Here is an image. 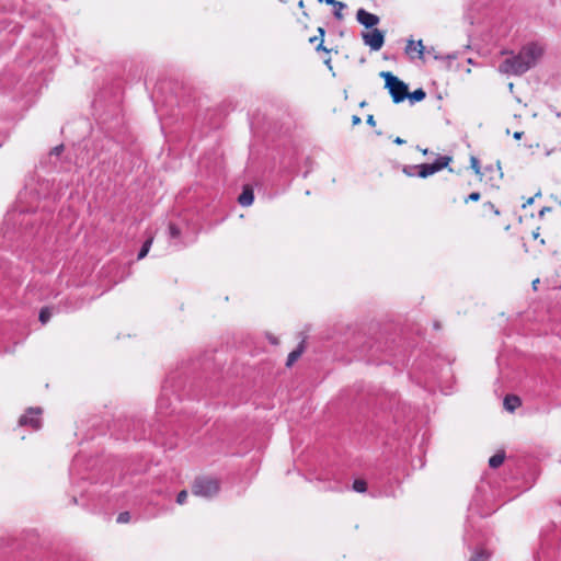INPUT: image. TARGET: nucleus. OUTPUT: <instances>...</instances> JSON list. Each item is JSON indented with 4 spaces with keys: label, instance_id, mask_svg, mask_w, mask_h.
Masks as SVG:
<instances>
[{
    "label": "nucleus",
    "instance_id": "nucleus-50",
    "mask_svg": "<svg viewBox=\"0 0 561 561\" xmlns=\"http://www.w3.org/2000/svg\"><path fill=\"white\" fill-rule=\"evenodd\" d=\"M535 199L541 196V191L539 190L535 195Z\"/></svg>",
    "mask_w": 561,
    "mask_h": 561
},
{
    "label": "nucleus",
    "instance_id": "nucleus-4",
    "mask_svg": "<svg viewBox=\"0 0 561 561\" xmlns=\"http://www.w3.org/2000/svg\"><path fill=\"white\" fill-rule=\"evenodd\" d=\"M543 55V48L535 43L524 45L520 50L510 58L504 59L499 69L503 73L522 76L535 67Z\"/></svg>",
    "mask_w": 561,
    "mask_h": 561
},
{
    "label": "nucleus",
    "instance_id": "nucleus-46",
    "mask_svg": "<svg viewBox=\"0 0 561 561\" xmlns=\"http://www.w3.org/2000/svg\"><path fill=\"white\" fill-rule=\"evenodd\" d=\"M101 103V99L96 98L93 102V105L96 107Z\"/></svg>",
    "mask_w": 561,
    "mask_h": 561
},
{
    "label": "nucleus",
    "instance_id": "nucleus-3",
    "mask_svg": "<svg viewBox=\"0 0 561 561\" xmlns=\"http://www.w3.org/2000/svg\"><path fill=\"white\" fill-rule=\"evenodd\" d=\"M112 484L107 482L89 483V489H80V496L75 494L71 496L72 504H80L85 507L90 513L111 516L110 511L115 507L116 501L108 495V491Z\"/></svg>",
    "mask_w": 561,
    "mask_h": 561
},
{
    "label": "nucleus",
    "instance_id": "nucleus-18",
    "mask_svg": "<svg viewBox=\"0 0 561 561\" xmlns=\"http://www.w3.org/2000/svg\"><path fill=\"white\" fill-rule=\"evenodd\" d=\"M504 409L508 412H514L518 407L522 405V400L516 394H506L503 400Z\"/></svg>",
    "mask_w": 561,
    "mask_h": 561
},
{
    "label": "nucleus",
    "instance_id": "nucleus-30",
    "mask_svg": "<svg viewBox=\"0 0 561 561\" xmlns=\"http://www.w3.org/2000/svg\"><path fill=\"white\" fill-rule=\"evenodd\" d=\"M130 518H131L130 513L125 511V512H122L118 514L116 522L118 524H125V523H128L130 520Z\"/></svg>",
    "mask_w": 561,
    "mask_h": 561
},
{
    "label": "nucleus",
    "instance_id": "nucleus-51",
    "mask_svg": "<svg viewBox=\"0 0 561 561\" xmlns=\"http://www.w3.org/2000/svg\"><path fill=\"white\" fill-rule=\"evenodd\" d=\"M422 151L423 154H427L428 153V149L425 148V149H420Z\"/></svg>",
    "mask_w": 561,
    "mask_h": 561
},
{
    "label": "nucleus",
    "instance_id": "nucleus-54",
    "mask_svg": "<svg viewBox=\"0 0 561 561\" xmlns=\"http://www.w3.org/2000/svg\"><path fill=\"white\" fill-rule=\"evenodd\" d=\"M486 170H488V171H492V165L486 167Z\"/></svg>",
    "mask_w": 561,
    "mask_h": 561
},
{
    "label": "nucleus",
    "instance_id": "nucleus-34",
    "mask_svg": "<svg viewBox=\"0 0 561 561\" xmlns=\"http://www.w3.org/2000/svg\"><path fill=\"white\" fill-rule=\"evenodd\" d=\"M483 207L490 211H492L494 215H500L499 209L495 207V205L492 202H484Z\"/></svg>",
    "mask_w": 561,
    "mask_h": 561
},
{
    "label": "nucleus",
    "instance_id": "nucleus-26",
    "mask_svg": "<svg viewBox=\"0 0 561 561\" xmlns=\"http://www.w3.org/2000/svg\"><path fill=\"white\" fill-rule=\"evenodd\" d=\"M168 233H169L170 239L175 240V239L180 238L181 229L176 224L171 221V222H169V226H168Z\"/></svg>",
    "mask_w": 561,
    "mask_h": 561
},
{
    "label": "nucleus",
    "instance_id": "nucleus-36",
    "mask_svg": "<svg viewBox=\"0 0 561 561\" xmlns=\"http://www.w3.org/2000/svg\"><path fill=\"white\" fill-rule=\"evenodd\" d=\"M64 151V145H57L50 150V154L53 156H59Z\"/></svg>",
    "mask_w": 561,
    "mask_h": 561
},
{
    "label": "nucleus",
    "instance_id": "nucleus-2",
    "mask_svg": "<svg viewBox=\"0 0 561 561\" xmlns=\"http://www.w3.org/2000/svg\"><path fill=\"white\" fill-rule=\"evenodd\" d=\"M221 378L222 373L215 364L214 353L205 352L191 360L186 369L171 371L167 376L157 400L158 413L179 412L178 404L185 399L199 401L203 398L221 394Z\"/></svg>",
    "mask_w": 561,
    "mask_h": 561
},
{
    "label": "nucleus",
    "instance_id": "nucleus-12",
    "mask_svg": "<svg viewBox=\"0 0 561 561\" xmlns=\"http://www.w3.org/2000/svg\"><path fill=\"white\" fill-rule=\"evenodd\" d=\"M386 33L379 28H373L368 32L362 33L363 42L373 51H378L385 44Z\"/></svg>",
    "mask_w": 561,
    "mask_h": 561
},
{
    "label": "nucleus",
    "instance_id": "nucleus-7",
    "mask_svg": "<svg viewBox=\"0 0 561 561\" xmlns=\"http://www.w3.org/2000/svg\"><path fill=\"white\" fill-rule=\"evenodd\" d=\"M28 50L33 49L34 54L28 58V62H33L36 60H45L53 58L56 50V43L54 34L50 30H45L42 32L39 36H34L31 46L27 47Z\"/></svg>",
    "mask_w": 561,
    "mask_h": 561
},
{
    "label": "nucleus",
    "instance_id": "nucleus-8",
    "mask_svg": "<svg viewBox=\"0 0 561 561\" xmlns=\"http://www.w3.org/2000/svg\"><path fill=\"white\" fill-rule=\"evenodd\" d=\"M379 76L385 80V89L388 90L394 104L402 103L409 98V85L403 80L391 71H381Z\"/></svg>",
    "mask_w": 561,
    "mask_h": 561
},
{
    "label": "nucleus",
    "instance_id": "nucleus-29",
    "mask_svg": "<svg viewBox=\"0 0 561 561\" xmlns=\"http://www.w3.org/2000/svg\"><path fill=\"white\" fill-rule=\"evenodd\" d=\"M318 34H320V43L318 44V46L316 47V50L317 51H325V53H329V50L324 47L323 43H324V35H325V30L323 27H318Z\"/></svg>",
    "mask_w": 561,
    "mask_h": 561
},
{
    "label": "nucleus",
    "instance_id": "nucleus-21",
    "mask_svg": "<svg viewBox=\"0 0 561 561\" xmlns=\"http://www.w3.org/2000/svg\"><path fill=\"white\" fill-rule=\"evenodd\" d=\"M505 451L504 450H500L497 451L496 454H494L493 456L490 457L489 459V467L492 468V469H496L499 468L500 466L503 465L504 460H505Z\"/></svg>",
    "mask_w": 561,
    "mask_h": 561
},
{
    "label": "nucleus",
    "instance_id": "nucleus-44",
    "mask_svg": "<svg viewBox=\"0 0 561 561\" xmlns=\"http://www.w3.org/2000/svg\"><path fill=\"white\" fill-rule=\"evenodd\" d=\"M539 284V278H536L535 280H533V288L534 290H537V285Z\"/></svg>",
    "mask_w": 561,
    "mask_h": 561
},
{
    "label": "nucleus",
    "instance_id": "nucleus-40",
    "mask_svg": "<svg viewBox=\"0 0 561 561\" xmlns=\"http://www.w3.org/2000/svg\"><path fill=\"white\" fill-rule=\"evenodd\" d=\"M534 202H535V196H531V197H529V198H528V199L523 204V206H522V207H523V208H526V207H528V206L533 205V203H534Z\"/></svg>",
    "mask_w": 561,
    "mask_h": 561
},
{
    "label": "nucleus",
    "instance_id": "nucleus-56",
    "mask_svg": "<svg viewBox=\"0 0 561 561\" xmlns=\"http://www.w3.org/2000/svg\"><path fill=\"white\" fill-rule=\"evenodd\" d=\"M280 2H286V0H279Z\"/></svg>",
    "mask_w": 561,
    "mask_h": 561
},
{
    "label": "nucleus",
    "instance_id": "nucleus-24",
    "mask_svg": "<svg viewBox=\"0 0 561 561\" xmlns=\"http://www.w3.org/2000/svg\"><path fill=\"white\" fill-rule=\"evenodd\" d=\"M53 310L54 308L48 306H45L39 310L38 320L43 325L50 320L53 316Z\"/></svg>",
    "mask_w": 561,
    "mask_h": 561
},
{
    "label": "nucleus",
    "instance_id": "nucleus-10",
    "mask_svg": "<svg viewBox=\"0 0 561 561\" xmlns=\"http://www.w3.org/2000/svg\"><path fill=\"white\" fill-rule=\"evenodd\" d=\"M220 491V481L208 476L196 477L192 483V493L204 499H213Z\"/></svg>",
    "mask_w": 561,
    "mask_h": 561
},
{
    "label": "nucleus",
    "instance_id": "nucleus-20",
    "mask_svg": "<svg viewBox=\"0 0 561 561\" xmlns=\"http://www.w3.org/2000/svg\"><path fill=\"white\" fill-rule=\"evenodd\" d=\"M306 348V345H305V340H302L295 350H293L288 356H287V360H286V367H291L293 364L301 356V354L304 353Z\"/></svg>",
    "mask_w": 561,
    "mask_h": 561
},
{
    "label": "nucleus",
    "instance_id": "nucleus-31",
    "mask_svg": "<svg viewBox=\"0 0 561 561\" xmlns=\"http://www.w3.org/2000/svg\"><path fill=\"white\" fill-rule=\"evenodd\" d=\"M188 496V493L186 490H182L176 495V503L180 505H183L186 502V499Z\"/></svg>",
    "mask_w": 561,
    "mask_h": 561
},
{
    "label": "nucleus",
    "instance_id": "nucleus-19",
    "mask_svg": "<svg viewBox=\"0 0 561 561\" xmlns=\"http://www.w3.org/2000/svg\"><path fill=\"white\" fill-rule=\"evenodd\" d=\"M319 3H325L328 5H334L333 15L336 20H342V11L346 8V4L337 0H317Z\"/></svg>",
    "mask_w": 561,
    "mask_h": 561
},
{
    "label": "nucleus",
    "instance_id": "nucleus-53",
    "mask_svg": "<svg viewBox=\"0 0 561 561\" xmlns=\"http://www.w3.org/2000/svg\"><path fill=\"white\" fill-rule=\"evenodd\" d=\"M325 64L331 68V66H330V59L325 60Z\"/></svg>",
    "mask_w": 561,
    "mask_h": 561
},
{
    "label": "nucleus",
    "instance_id": "nucleus-23",
    "mask_svg": "<svg viewBox=\"0 0 561 561\" xmlns=\"http://www.w3.org/2000/svg\"><path fill=\"white\" fill-rule=\"evenodd\" d=\"M152 242H153V238L152 237H149L148 239H146L144 241V243L141 244L139 251H138V254H137V260H142L147 256L148 252L150 251V248L152 245Z\"/></svg>",
    "mask_w": 561,
    "mask_h": 561
},
{
    "label": "nucleus",
    "instance_id": "nucleus-57",
    "mask_svg": "<svg viewBox=\"0 0 561 561\" xmlns=\"http://www.w3.org/2000/svg\"><path fill=\"white\" fill-rule=\"evenodd\" d=\"M560 206H561V201H560Z\"/></svg>",
    "mask_w": 561,
    "mask_h": 561
},
{
    "label": "nucleus",
    "instance_id": "nucleus-22",
    "mask_svg": "<svg viewBox=\"0 0 561 561\" xmlns=\"http://www.w3.org/2000/svg\"><path fill=\"white\" fill-rule=\"evenodd\" d=\"M425 98H426L425 90L423 88H419L412 92H409V98H407V100H409L410 104L413 105L415 103L423 101Z\"/></svg>",
    "mask_w": 561,
    "mask_h": 561
},
{
    "label": "nucleus",
    "instance_id": "nucleus-39",
    "mask_svg": "<svg viewBox=\"0 0 561 561\" xmlns=\"http://www.w3.org/2000/svg\"><path fill=\"white\" fill-rule=\"evenodd\" d=\"M366 123H367V125L374 127L376 125V121H375L374 115H368L367 118H366Z\"/></svg>",
    "mask_w": 561,
    "mask_h": 561
},
{
    "label": "nucleus",
    "instance_id": "nucleus-16",
    "mask_svg": "<svg viewBox=\"0 0 561 561\" xmlns=\"http://www.w3.org/2000/svg\"><path fill=\"white\" fill-rule=\"evenodd\" d=\"M254 188L250 184L242 186V192L238 196V203L242 207H249L254 203Z\"/></svg>",
    "mask_w": 561,
    "mask_h": 561
},
{
    "label": "nucleus",
    "instance_id": "nucleus-43",
    "mask_svg": "<svg viewBox=\"0 0 561 561\" xmlns=\"http://www.w3.org/2000/svg\"><path fill=\"white\" fill-rule=\"evenodd\" d=\"M393 142H394L396 145H403V144H405V140H404L403 138H401V137H396V138L393 139Z\"/></svg>",
    "mask_w": 561,
    "mask_h": 561
},
{
    "label": "nucleus",
    "instance_id": "nucleus-42",
    "mask_svg": "<svg viewBox=\"0 0 561 561\" xmlns=\"http://www.w3.org/2000/svg\"><path fill=\"white\" fill-rule=\"evenodd\" d=\"M523 136H524L523 131H515L513 134V137H514L515 140H520Z\"/></svg>",
    "mask_w": 561,
    "mask_h": 561
},
{
    "label": "nucleus",
    "instance_id": "nucleus-11",
    "mask_svg": "<svg viewBox=\"0 0 561 561\" xmlns=\"http://www.w3.org/2000/svg\"><path fill=\"white\" fill-rule=\"evenodd\" d=\"M451 161L453 157L450 156H438L432 163L419 164L416 176L426 179L447 168Z\"/></svg>",
    "mask_w": 561,
    "mask_h": 561
},
{
    "label": "nucleus",
    "instance_id": "nucleus-48",
    "mask_svg": "<svg viewBox=\"0 0 561 561\" xmlns=\"http://www.w3.org/2000/svg\"><path fill=\"white\" fill-rule=\"evenodd\" d=\"M298 7H299L300 9L305 8V2H304V0H300V1L298 2Z\"/></svg>",
    "mask_w": 561,
    "mask_h": 561
},
{
    "label": "nucleus",
    "instance_id": "nucleus-49",
    "mask_svg": "<svg viewBox=\"0 0 561 561\" xmlns=\"http://www.w3.org/2000/svg\"><path fill=\"white\" fill-rule=\"evenodd\" d=\"M439 328H440L439 322H437V321H436V322H434V329L438 330Z\"/></svg>",
    "mask_w": 561,
    "mask_h": 561
},
{
    "label": "nucleus",
    "instance_id": "nucleus-14",
    "mask_svg": "<svg viewBox=\"0 0 561 561\" xmlns=\"http://www.w3.org/2000/svg\"><path fill=\"white\" fill-rule=\"evenodd\" d=\"M42 413L43 410L41 408H28L25 413L20 416L19 425L31 426L35 431L39 430L42 427Z\"/></svg>",
    "mask_w": 561,
    "mask_h": 561
},
{
    "label": "nucleus",
    "instance_id": "nucleus-17",
    "mask_svg": "<svg viewBox=\"0 0 561 561\" xmlns=\"http://www.w3.org/2000/svg\"><path fill=\"white\" fill-rule=\"evenodd\" d=\"M417 53V58L424 60L425 56V46L423 45V41L419 39L414 42L413 39H409L405 46V54L412 57V53Z\"/></svg>",
    "mask_w": 561,
    "mask_h": 561
},
{
    "label": "nucleus",
    "instance_id": "nucleus-33",
    "mask_svg": "<svg viewBox=\"0 0 561 561\" xmlns=\"http://www.w3.org/2000/svg\"><path fill=\"white\" fill-rule=\"evenodd\" d=\"M480 198L481 194L479 192H472L465 198V203L478 202Z\"/></svg>",
    "mask_w": 561,
    "mask_h": 561
},
{
    "label": "nucleus",
    "instance_id": "nucleus-52",
    "mask_svg": "<svg viewBox=\"0 0 561 561\" xmlns=\"http://www.w3.org/2000/svg\"><path fill=\"white\" fill-rule=\"evenodd\" d=\"M533 237H534L535 239H537V238L539 237V233H538V232H534Z\"/></svg>",
    "mask_w": 561,
    "mask_h": 561
},
{
    "label": "nucleus",
    "instance_id": "nucleus-15",
    "mask_svg": "<svg viewBox=\"0 0 561 561\" xmlns=\"http://www.w3.org/2000/svg\"><path fill=\"white\" fill-rule=\"evenodd\" d=\"M356 20L367 30L376 28V25H378L380 22V19L377 14L370 13L363 8L357 10Z\"/></svg>",
    "mask_w": 561,
    "mask_h": 561
},
{
    "label": "nucleus",
    "instance_id": "nucleus-38",
    "mask_svg": "<svg viewBox=\"0 0 561 561\" xmlns=\"http://www.w3.org/2000/svg\"><path fill=\"white\" fill-rule=\"evenodd\" d=\"M551 210H552V207H550V206L542 207L538 214L539 218H542L546 215V213H550Z\"/></svg>",
    "mask_w": 561,
    "mask_h": 561
},
{
    "label": "nucleus",
    "instance_id": "nucleus-6",
    "mask_svg": "<svg viewBox=\"0 0 561 561\" xmlns=\"http://www.w3.org/2000/svg\"><path fill=\"white\" fill-rule=\"evenodd\" d=\"M98 122L102 129H104L105 137L108 140H112L117 145H122L126 141L124 138L126 131L124 127V117L121 113L118 99L114 100L110 112L104 111L99 114Z\"/></svg>",
    "mask_w": 561,
    "mask_h": 561
},
{
    "label": "nucleus",
    "instance_id": "nucleus-47",
    "mask_svg": "<svg viewBox=\"0 0 561 561\" xmlns=\"http://www.w3.org/2000/svg\"><path fill=\"white\" fill-rule=\"evenodd\" d=\"M394 402H396V398L393 397L391 399V402H390L389 407H388L390 410H392Z\"/></svg>",
    "mask_w": 561,
    "mask_h": 561
},
{
    "label": "nucleus",
    "instance_id": "nucleus-55",
    "mask_svg": "<svg viewBox=\"0 0 561 561\" xmlns=\"http://www.w3.org/2000/svg\"><path fill=\"white\" fill-rule=\"evenodd\" d=\"M81 480H82V483H84V484L87 483V479L85 478H82Z\"/></svg>",
    "mask_w": 561,
    "mask_h": 561
},
{
    "label": "nucleus",
    "instance_id": "nucleus-32",
    "mask_svg": "<svg viewBox=\"0 0 561 561\" xmlns=\"http://www.w3.org/2000/svg\"><path fill=\"white\" fill-rule=\"evenodd\" d=\"M425 54L432 55L435 60L443 59V55L437 53L434 47H430V48L425 47Z\"/></svg>",
    "mask_w": 561,
    "mask_h": 561
},
{
    "label": "nucleus",
    "instance_id": "nucleus-41",
    "mask_svg": "<svg viewBox=\"0 0 561 561\" xmlns=\"http://www.w3.org/2000/svg\"><path fill=\"white\" fill-rule=\"evenodd\" d=\"M362 119L358 115H353L352 117V124L355 126V125H358L360 124Z\"/></svg>",
    "mask_w": 561,
    "mask_h": 561
},
{
    "label": "nucleus",
    "instance_id": "nucleus-45",
    "mask_svg": "<svg viewBox=\"0 0 561 561\" xmlns=\"http://www.w3.org/2000/svg\"><path fill=\"white\" fill-rule=\"evenodd\" d=\"M317 39H320V34L310 38V43H314Z\"/></svg>",
    "mask_w": 561,
    "mask_h": 561
},
{
    "label": "nucleus",
    "instance_id": "nucleus-28",
    "mask_svg": "<svg viewBox=\"0 0 561 561\" xmlns=\"http://www.w3.org/2000/svg\"><path fill=\"white\" fill-rule=\"evenodd\" d=\"M419 170V164H408L403 165L402 172L410 178L416 176Z\"/></svg>",
    "mask_w": 561,
    "mask_h": 561
},
{
    "label": "nucleus",
    "instance_id": "nucleus-1",
    "mask_svg": "<svg viewBox=\"0 0 561 561\" xmlns=\"http://www.w3.org/2000/svg\"><path fill=\"white\" fill-rule=\"evenodd\" d=\"M1 232L0 248L10 251L16 261L0 255V295L4 288L22 283L30 263L39 261L49 266L54 261L51 252L42 242L46 232L36 213L8 214Z\"/></svg>",
    "mask_w": 561,
    "mask_h": 561
},
{
    "label": "nucleus",
    "instance_id": "nucleus-5",
    "mask_svg": "<svg viewBox=\"0 0 561 561\" xmlns=\"http://www.w3.org/2000/svg\"><path fill=\"white\" fill-rule=\"evenodd\" d=\"M463 542L468 549L472 551V556L468 561H490L493 550V536L482 529H466L463 534Z\"/></svg>",
    "mask_w": 561,
    "mask_h": 561
},
{
    "label": "nucleus",
    "instance_id": "nucleus-9",
    "mask_svg": "<svg viewBox=\"0 0 561 561\" xmlns=\"http://www.w3.org/2000/svg\"><path fill=\"white\" fill-rule=\"evenodd\" d=\"M118 424L121 428L125 430V434L117 436L118 438L128 440H141L145 439L148 433L149 424L141 419L140 416H135L130 419H124L123 421L118 420Z\"/></svg>",
    "mask_w": 561,
    "mask_h": 561
},
{
    "label": "nucleus",
    "instance_id": "nucleus-37",
    "mask_svg": "<svg viewBox=\"0 0 561 561\" xmlns=\"http://www.w3.org/2000/svg\"><path fill=\"white\" fill-rule=\"evenodd\" d=\"M79 459H80V458H79L78 456H76V457L73 458L72 465H71L70 470H69V473H70V478H71V479H73V477H75V468H76V465L78 463Z\"/></svg>",
    "mask_w": 561,
    "mask_h": 561
},
{
    "label": "nucleus",
    "instance_id": "nucleus-35",
    "mask_svg": "<svg viewBox=\"0 0 561 561\" xmlns=\"http://www.w3.org/2000/svg\"><path fill=\"white\" fill-rule=\"evenodd\" d=\"M458 58V53H451L446 56H443L442 60L448 61L447 68H450V61Z\"/></svg>",
    "mask_w": 561,
    "mask_h": 561
},
{
    "label": "nucleus",
    "instance_id": "nucleus-13",
    "mask_svg": "<svg viewBox=\"0 0 561 561\" xmlns=\"http://www.w3.org/2000/svg\"><path fill=\"white\" fill-rule=\"evenodd\" d=\"M21 30L20 24L8 21L5 18L0 19V36L5 37L1 39L0 45L2 42L13 45Z\"/></svg>",
    "mask_w": 561,
    "mask_h": 561
},
{
    "label": "nucleus",
    "instance_id": "nucleus-27",
    "mask_svg": "<svg viewBox=\"0 0 561 561\" xmlns=\"http://www.w3.org/2000/svg\"><path fill=\"white\" fill-rule=\"evenodd\" d=\"M470 168L478 176H482L480 160L474 156L470 157Z\"/></svg>",
    "mask_w": 561,
    "mask_h": 561
},
{
    "label": "nucleus",
    "instance_id": "nucleus-25",
    "mask_svg": "<svg viewBox=\"0 0 561 561\" xmlns=\"http://www.w3.org/2000/svg\"><path fill=\"white\" fill-rule=\"evenodd\" d=\"M352 490L357 493L367 491V482L364 479H355L352 484Z\"/></svg>",
    "mask_w": 561,
    "mask_h": 561
}]
</instances>
